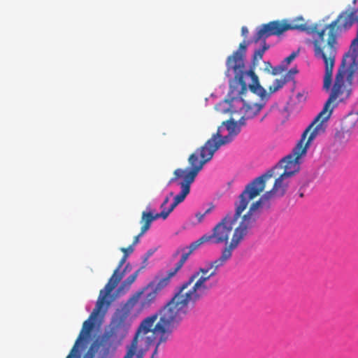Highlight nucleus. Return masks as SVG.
Listing matches in <instances>:
<instances>
[{
	"instance_id": "32",
	"label": "nucleus",
	"mask_w": 358,
	"mask_h": 358,
	"mask_svg": "<svg viewBox=\"0 0 358 358\" xmlns=\"http://www.w3.org/2000/svg\"><path fill=\"white\" fill-rule=\"evenodd\" d=\"M196 217L197 218L198 222H201L203 217L206 216L204 213H197L195 215Z\"/></svg>"
},
{
	"instance_id": "27",
	"label": "nucleus",
	"mask_w": 358,
	"mask_h": 358,
	"mask_svg": "<svg viewBox=\"0 0 358 358\" xmlns=\"http://www.w3.org/2000/svg\"><path fill=\"white\" fill-rule=\"evenodd\" d=\"M120 250L124 253V255L128 254V256L131 254L134 250V246L131 244L127 248H121Z\"/></svg>"
},
{
	"instance_id": "37",
	"label": "nucleus",
	"mask_w": 358,
	"mask_h": 358,
	"mask_svg": "<svg viewBox=\"0 0 358 358\" xmlns=\"http://www.w3.org/2000/svg\"><path fill=\"white\" fill-rule=\"evenodd\" d=\"M214 208V206L213 205H211L208 209L206 210V211L203 213L205 214V215H208V213H210Z\"/></svg>"
},
{
	"instance_id": "20",
	"label": "nucleus",
	"mask_w": 358,
	"mask_h": 358,
	"mask_svg": "<svg viewBox=\"0 0 358 358\" xmlns=\"http://www.w3.org/2000/svg\"><path fill=\"white\" fill-rule=\"evenodd\" d=\"M279 177L275 179L273 186V191L275 192L276 196H282L286 192L287 184L283 182L287 177L285 176V173H277Z\"/></svg>"
},
{
	"instance_id": "1",
	"label": "nucleus",
	"mask_w": 358,
	"mask_h": 358,
	"mask_svg": "<svg viewBox=\"0 0 358 358\" xmlns=\"http://www.w3.org/2000/svg\"><path fill=\"white\" fill-rule=\"evenodd\" d=\"M186 315L185 313L168 301L156 313L146 317L141 322L130 345L127 347L124 358L134 357L139 347L140 341H145L146 345H150L153 339L148 336L149 333H152L157 338L155 348L151 356L155 358L158 354L159 345L168 341L174 329Z\"/></svg>"
},
{
	"instance_id": "13",
	"label": "nucleus",
	"mask_w": 358,
	"mask_h": 358,
	"mask_svg": "<svg viewBox=\"0 0 358 358\" xmlns=\"http://www.w3.org/2000/svg\"><path fill=\"white\" fill-rule=\"evenodd\" d=\"M220 129V133L218 134V136H216V138L222 145L231 142L234 138L241 131L240 126L233 118L223 121L222 124L218 127L217 132H218Z\"/></svg>"
},
{
	"instance_id": "19",
	"label": "nucleus",
	"mask_w": 358,
	"mask_h": 358,
	"mask_svg": "<svg viewBox=\"0 0 358 358\" xmlns=\"http://www.w3.org/2000/svg\"><path fill=\"white\" fill-rule=\"evenodd\" d=\"M143 268H141L136 271L134 273L130 275L128 278H127L120 285V287L117 289V292L119 294H125L127 292L131 286V285L136 281L141 270Z\"/></svg>"
},
{
	"instance_id": "21",
	"label": "nucleus",
	"mask_w": 358,
	"mask_h": 358,
	"mask_svg": "<svg viewBox=\"0 0 358 358\" xmlns=\"http://www.w3.org/2000/svg\"><path fill=\"white\" fill-rule=\"evenodd\" d=\"M289 80H291L290 75H285L280 79H275L273 84L268 87L269 92L267 94L270 95L271 94L277 92Z\"/></svg>"
},
{
	"instance_id": "25",
	"label": "nucleus",
	"mask_w": 358,
	"mask_h": 358,
	"mask_svg": "<svg viewBox=\"0 0 358 358\" xmlns=\"http://www.w3.org/2000/svg\"><path fill=\"white\" fill-rule=\"evenodd\" d=\"M127 257H128V254L123 255V257L120 259V261L118 264V266L116 268V269L114 271L113 273H115L116 275H119L121 273H120V270L121 267L123 266V264L125 263Z\"/></svg>"
},
{
	"instance_id": "6",
	"label": "nucleus",
	"mask_w": 358,
	"mask_h": 358,
	"mask_svg": "<svg viewBox=\"0 0 358 358\" xmlns=\"http://www.w3.org/2000/svg\"><path fill=\"white\" fill-rule=\"evenodd\" d=\"M320 27L321 24L315 23L308 25L302 17H297L292 20L287 19L274 20L258 27L253 37V41L258 43L261 39H265L271 36H280L288 30H298L313 34L315 38L318 37Z\"/></svg>"
},
{
	"instance_id": "35",
	"label": "nucleus",
	"mask_w": 358,
	"mask_h": 358,
	"mask_svg": "<svg viewBox=\"0 0 358 358\" xmlns=\"http://www.w3.org/2000/svg\"><path fill=\"white\" fill-rule=\"evenodd\" d=\"M169 198L168 196H166V197L164 199V200L163 203H162V205H161V208H162L163 210H166L164 209V207H165V206L169 203Z\"/></svg>"
},
{
	"instance_id": "7",
	"label": "nucleus",
	"mask_w": 358,
	"mask_h": 358,
	"mask_svg": "<svg viewBox=\"0 0 358 358\" xmlns=\"http://www.w3.org/2000/svg\"><path fill=\"white\" fill-rule=\"evenodd\" d=\"M252 93L258 95L261 100L259 103L249 101L243 98V96L248 92V90L244 92L243 94L241 93V90L238 91V97H231V100H225L224 103L228 105L227 108H222V104L220 103L216 106V109L221 113H227L230 112L231 113H234L237 112L236 109L234 108L235 105L241 104V113H243V116L242 118L245 117L247 119L252 118L256 116L260 110L265 106L266 101L269 98V94H267L265 90V95L262 96L259 93L257 92H254L253 90H250Z\"/></svg>"
},
{
	"instance_id": "12",
	"label": "nucleus",
	"mask_w": 358,
	"mask_h": 358,
	"mask_svg": "<svg viewBox=\"0 0 358 358\" xmlns=\"http://www.w3.org/2000/svg\"><path fill=\"white\" fill-rule=\"evenodd\" d=\"M257 210L256 207L251 205L247 213L242 217L238 227L234 229L230 242L236 246L238 247L243 241L249 230L252 228L259 218V213Z\"/></svg>"
},
{
	"instance_id": "31",
	"label": "nucleus",
	"mask_w": 358,
	"mask_h": 358,
	"mask_svg": "<svg viewBox=\"0 0 358 358\" xmlns=\"http://www.w3.org/2000/svg\"><path fill=\"white\" fill-rule=\"evenodd\" d=\"M298 73V71L296 69V68H292L287 73L286 75H290L291 76V80L293 78V76H294L295 74H296Z\"/></svg>"
},
{
	"instance_id": "23",
	"label": "nucleus",
	"mask_w": 358,
	"mask_h": 358,
	"mask_svg": "<svg viewBox=\"0 0 358 358\" xmlns=\"http://www.w3.org/2000/svg\"><path fill=\"white\" fill-rule=\"evenodd\" d=\"M358 121V113H351L349 114L347 117H345L344 120V123L345 124L346 127H353L356 122Z\"/></svg>"
},
{
	"instance_id": "16",
	"label": "nucleus",
	"mask_w": 358,
	"mask_h": 358,
	"mask_svg": "<svg viewBox=\"0 0 358 358\" xmlns=\"http://www.w3.org/2000/svg\"><path fill=\"white\" fill-rule=\"evenodd\" d=\"M237 248V246L230 242L229 245L224 247L221 255L215 260L209 263L210 266L214 267L215 269L222 267L231 258L233 251Z\"/></svg>"
},
{
	"instance_id": "17",
	"label": "nucleus",
	"mask_w": 358,
	"mask_h": 358,
	"mask_svg": "<svg viewBox=\"0 0 358 358\" xmlns=\"http://www.w3.org/2000/svg\"><path fill=\"white\" fill-rule=\"evenodd\" d=\"M167 217V213H166L164 210H162L160 213H156L155 215H153L151 212L143 211L141 220V223L142 224L141 230H142V234H145L149 230L154 220L159 218L165 220Z\"/></svg>"
},
{
	"instance_id": "11",
	"label": "nucleus",
	"mask_w": 358,
	"mask_h": 358,
	"mask_svg": "<svg viewBox=\"0 0 358 358\" xmlns=\"http://www.w3.org/2000/svg\"><path fill=\"white\" fill-rule=\"evenodd\" d=\"M174 176L171 178L169 184L177 182L180 187L181 190L173 199V202L167 210L168 216L173 210V209L180 203H182L186 196L189 194L191 185L194 182L196 176L187 172L183 169H177L173 172Z\"/></svg>"
},
{
	"instance_id": "39",
	"label": "nucleus",
	"mask_w": 358,
	"mask_h": 358,
	"mask_svg": "<svg viewBox=\"0 0 358 358\" xmlns=\"http://www.w3.org/2000/svg\"><path fill=\"white\" fill-rule=\"evenodd\" d=\"M108 352V348L107 349V350L106 351L105 354H107Z\"/></svg>"
},
{
	"instance_id": "28",
	"label": "nucleus",
	"mask_w": 358,
	"mask_h": 358,
	"mask_svg": "<svg viewBox=\"0 0 358 358\" xmlns=\"http://www.w3.org/2000/svg\"><path fill=\"white\" fill-rule=\"evenodd\" d=\"M266 38H265V39H261V41H263V45H262V47L261 48L257 49L259 51L262 52V53H264H264H265V52H266L267 50H268V49H269V48H270V46H269L268 44H266ZM259 41H260V40H259Z\"/></svg>"
},
{
	"instance_id": "4",
	"label": "nucleus",
	"mask_w": 358,
	"mask_h": 358,
	"mask_svg": "<svg viewBox=\"0 0 358 358\" xmlns=\"http://www.w3.org/2000/svg\"><path fill=\"white\" fill-rule=\"evenodd\" d=\"M264 191L262 182L259 179L248 183L235 202V213H228L213 229L211 234H207L209 242L215 244L225 243L229 245V238L234 225L242 213L246 209L251 200L259 196Z\"/></svg>"
},
{
	"instance_id": "38",
	"label": "nucleus",
	"mask_w": 358,
	"mask_h": 358,
	"mask_svg": "<svg viewBox=\"0 0 358 358\" xmlns=\"http://www.w3.org/2000/svg\"><path fill=\"white\" fill-rule=\"evenodd\" d=\"M299 196H300L301 197H303V193H301V194H299Z\"/></svg>"
},
{
	"instance_id": "22",
	"label": "nucleus",
	"mask_w": 358,
	"mask_h": 358,
	"mask_svg": "<svg viewBox=\"0 0 358 358\" xmlns=\"http://www.w3.org/2000/svg\"><path fill=\"white\" fill-rule=\"evenodd\" d=\"M274 195L275 194V192L273 191V189H271L270 191H268L265 192L258 201L254 202L252 203L255 207H256L257 209L260 208L261 206H263L265 205L270 199H271Z\"/></svg>"
},
{
	"instance_id": "29",
	"label": "nucleus",
	"mask_w": 358,
	"mask_h": 358,
	"mask_svg": "<svg viewBox=\"0 0 358 358\" xmlns=\"http://www.w3.org/2000/svg\"><path fill=\"white\" fill-rule=\"evenodd\" d=\"M264 68L263 69V71L267 73H270L272 69V65L270 62H264Z\"/></svg>"
},
{
	"instance_id": "18",
	"label": "nucleus",
	"mask_w": 358,
	"mask_h": 358,
	"mask_svg": "<svg viewBox=\"0 0 358 358\" xmlns=\"http://www.w3.org/2000/svg\"><path fill=\"white\" fill-rule=\"evenodd\" d=\"M94 317H93L92 318H91L90 317V318L88 320H85L83 322L82 330L80 332V334H79L77 340L76 341V343H75L73 348L71 349L70 354L66 358H72L73 354L78 351V345H79L80 343L81 342V341L83 340L85 336H87L90 334L91 330L93 328V322H91L90 320H92Z\"/></svg>"
},
{
	"instance_id": "2",
	"label": "nucleus",
	"mask_w": 358,
	"mask_h": 358,
	"mask_svg": "<svg viewBox=\"0 0 358 358\" xmlns=\"http://www.w3.org/2000/svg\"><path fill=\"white\" fill-rule=\"evenodd\" d=\"M217 271L210 264L204 268H199L176 287L169 302L188 315L196 303L217 286V281L211 282L210 279L217 275Z\"/></svg>"
},
{
	"instance_id": "41",
	"label": "nucleus",
	"mask_w": 358,
	"mask_h": 358,
	"mask_svg": "<svg viewBox=\"0 0 358 358\" xmlns=\"http://www.w3.org/2000/svg\"><path fill=\"white\" fill-rule=\"evenodd\" d=\"M150 358H153V357H150Z\"/></svg>"
},
{
	"instance_id": "24",
	"label": "nucleus",
	"mask_w": 358,
	"mask_h": 358,
	"mask_svg": "<svg viewBox=\"0 0 358 358\" xmlns=\"http://www.w3.org/2000/svg\"><path fill=\"white\" fill-rule=\"evenodd\" d=\"M285 71V68L281 65L277 66L275 67L272 66V69L269 74H272L273 76H276L282 73L283 71Z\"/></svg>"
},
{
	"instance_id": "3",
	"label": "nucleus",
	"mask_w": 358,
	"mask_h": 358,
	"mask_svg": "<svg viewBox=\"0 0 358 358\" xmlns=\"http://www.w3.org/2000/svg\"><path fill=\"white\" fill-rule=\"evenodd\" d=\"M328 120H324V117L317 118L315 117L313 122L303 131L301 140L296 147L293 149L292 153L282 158L273 169L267 171L264 174L255 178L253 180L259 179L262 182L264 189L266 187V182L273 176H275V171L283 169L281 173H285V176L289 178L300 169L299 159L306 153L309 143L317 135L322 134L325 131L324 123Z\"/></svg>"
},
{
	"instance_id": "30",
	"label": "nucleus",
	"mask_w": 358,
	"mask_h": 358,
	"mask_svg": "<svg viewBox=\"0 0 358 358\" xmlns=\"http://www.w3.org/2000/svg\"><path fill=\"white\" fill-rule=\"evenodd\" d=\"M144 235V234H142V230H141V232L136 236H134L132 245L134 247V245H137L140 241V238Z\"/></svg>"
},
{
	"instance_id": "40",
	"label": "nucleus",
	"mask_w": 358,
	"mask_h": 358,
	"mask_svg": "<svg viewBox=\"0 0 358 358\" xmlns=\"http://www.w3.org/2000/svg\"><path fill=\"white\" fill-rule=\"evenodd\" d=\"M353 2L355 3L356 2V0H353Z\"/></svg>"
},
{
	"instance_id": "33",
	"label": "nucleus",
	"mask_w": 358,
	"mask_h": 358,
	"mask_svg": "<svg viewBox=\"0 0 358 358\" xmlns=\"http://www.w3.org/2000/svg\"><path fill=\"white\" fill-rule=\"evenodd\" d=\"M144 352L142 350L137 349V351L134 355H136V358H143Z\"/></svg>"
},
{
	"instance_id": "26",
	"label": "nucleus",
	"mask_w": 358,
	"mask_h": 358,
	"mask_svg": "<svg viewBox=\"0 0 358 358\" xmlns=\"http://www.w3.org/2000/svg\"><path fill=\"white\" fill-rule=\"evenodd\" d=\"M298 55V52H293L291 55H289L288 57H287L284 59V62H285L287 64H289L291 62H292L295 57Z\"/></svg>"
},
{
	"instance_id": "15",
	"label": "nucleus",
	"mask_w": 358,
	"mask_h": 358,
	"mask_svg": "<svg viewBox=\"0 0 358 358\" xmlns=\"http://www.w3.org/2000/svg\"><path fill=\"white\" fill-rule=\"evenodd\" d=\"M209 242L208 238L207 237V234H204L197 241L192 243L189 247L185 248L182 249V255L180 257V259L176 264L175 268L173 271H171L169 273V277H173L183 266L185 262L188 259L189 256L192 254V252L195 250L199 246H200L202 243Z\"/></svg>"
},
{
	"instance_id": "10",
	"label": "nucleus",
	"mask_w": 358,
	"mask_h": 358,
	"mask_svg": "<svg viewBox=\"0 0 358 358\" xmlns=\"http://www.w3.org/2000/svg\"><path fill=\"white\" fill-rule=\"evenodd\" d=\"M130 313L122 307L117 310L112 322L109 331L104 334L101 343L108 342L111 338L121 342L127 335L131 322L129 320Z\"/></svg>"
},
{
	"instance_id": "5",
	"label": "nucleus",
	"mask_w": 358,
	"mask_h": 358,
	"mask_svg": "<svg viewBox=\"0 0 358 358\" xmlns=\"http://www.w3.org/2000/svg\"><path fill=\"white\" fill-rule=\"evenodd\" d=\"M248 44L249 42L243 41L239 44L238 49L227 57L226 74L229 76L230 71H234L235 80L241 85V94L247 91V84L244 80L245 76L250 77L252 83L249 85V89L259 93L262 96H264L266 94L265 89L260 85L259 78L255 73V69L259 64V61L262 59L264 53L256 50L252 55L250 70L245 71V57Z\"/></svg>"
},
{
	"instance_id": "9",
	"label": "nucleus",
	"mask_w": 358,
	"mask_h": 358,
	"mask_svg": "<svg viewBox=\"0 0 358 358\" xmlns=\"http://www.w3.org/2000/svg\"><path fill=\"white\" fill-rule=\"evenodd\" d=\"M159 289L158 286H155L153 282H150L134 292L122 307L129 313L137 305L139 306L140 310L149 308L155 301Z\"/></svg>"
},
{
	"instance_id": "14",
	"label": "nucleus",
	"mask_w": 358,
	"mask_h": 358,
	"mask_svg": "<svg viewBox=\"0 0 358 358\" xmlns=\"http://www.w3.org/2000/svg\"><path fill=\"white\" fill-rule=\"evenodd\" d=\"M123 276V273H120L119 275L113 273L108 282L105 285L104 289L100 291L99 299L96 303V306L90 315L91 318H92L93 317H96V315L99 314L101 309L102 308L105 303L106 299L108 297V295H110L111 292L116 287V286L122 280Z\"/></svg>"
},
{
	"instance_id": "36",
	"label": "nucleus",
	"mask_w": 358,
	"mask_h": 358,
	"mask_svg": "<svg viewBox=\"0 0 358 358\" xmlns=\"http://www.w3.org/2000/svg\"><path fill=\"white\" fill-rule=\"evenodd\" d=\"M153 253H154V251H152V250H148V251L147 252V253H146V255H145V258H144V262H145L148 260V259L151 255H152V254H153Z\"/></svg>"
},
{
	"instance_id": "8",
	"label": "nucleus",
	"mask_w": 358,
	"mask_h": 358,
	"mask_svg": "<svg viewBox=\"0 0 358 358\" xmlns=\"http://www.w3.org/2000/svg\"><path fill=\"white\" fill-rule=\"evenodd\" d=\"M220 133V129L218 132L213 134L203 146L198 148L195 152L189 157L188 161L191 167L183 169L184 170L196 176L198 175L203 165L213 158L215 152L222 145L216 138V136H218Z\"/></svg>"
},
{
	"instance_id": "34",
	"label": "nucleus",
	"mask_w": 358,
	"mask_h": 358,
	"mask_svg": "<svg viewBox=\"0 0 358 358\" xmlns=\"http://www.w3.org/2000/svg\"><path fill=\"white\" fill-rule=\"evenodd\" d=\"M241 34L243 36L246 37L248 34V29L246 27H242L241 28Z\"/></svg>"
}]
</instances>
